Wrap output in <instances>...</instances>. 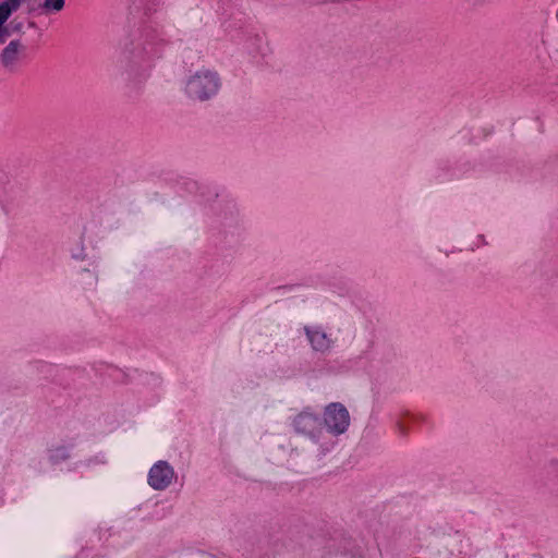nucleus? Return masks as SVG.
Segmentation results:
<instances>
[{
    "label": "nucleus",
    "mask_w": 558,
    "mask_h": 558,
    "mask_svg": "<svg viewBox=\"0 0 558 558\" xmlns=\"http://www.w3.org/2000/svg\"><path fill=\"white\" fill-rule=\"evenodd\" d=\"M219 73L209 66H201L190 71L184 82V94L195 101H208L214 98L221 88Z\"/></svg>",
    "instance_id": "obj_1"
},
{
    "label": "nucleus",
    "mask_w": 558,
    "mask_h": 558,
    "mask_svg": "<svg viewBox=\"0 0 558 558\" xmlns=\"http://www.w3.org/2000/svg\"><path fill=\"white\" fill-rule=\"evenodd\" d=\"M160 58V49L153 45L143 47L142 50L137 51L128 69L129 80L134 85H140L147 81L150 76L156 59Z\"/></svg>",
    "instance_id": "obj_2"
},
{
    "label": "nucleus",
    "mask_w": 558,
    "mask_h": 558,
    "mask_svg": "<svg viewBox=\"0 0 558 558\" xmlns=\"http://www.w3.org/2000/svg\"><path fill=\"white\" fill-rule=\"evenodd\" d=\"M324 425L335 436L344 434L350 426L349 411L339 402L328 404L324 411Z\"/></svg>",
    "instance_id": "obj_3"
},
{
    "label": "nucleus",
    "mask_w": 558,
    "mask_h": 558,
    "mask_svg": "<svg viewBox=\"0 0 558 558\" xmlns=\"http://www.w3.org/2000/svg\"><path fill=\"white\" fill-rule=\"evenodd\" d=\"M294 430L304 435L314 441H318L322 434V423L319 417L308 410L300 412L292 421Z\"/></svg>",
    "instance_id": "obj_4"
},
{
    "label": "nucleus",
    "mask_w": 558,
    "mask_h": 558,
    "mask_svg": "<svg viewBox=\"0 0 558 558\" xmlns=\"http://www.w3.org/2000/svg\"><path fill=\"white\" fill-rule=\"evenodd\" d=\"M175 480L173 468L163 460L156 462L149 470L147 482L155 490H165Z\"/></svg>",
    "instance_id": "obj_5"
},
{
    "label": "nucleus",
    "mask_w": 558,
    "mask_h": 558,
    "mask_svg": "<svg viewBox=\"0 0 558 558\" xmlns=\"http://www.w3.org/2000/svg\"><path fill=\"white\" fill-rule=\"evenodd\" d=\"M305 335L312 347V349L322 354L328 353L333 344L335 340L331 335H328L319 327H305Z\"/></svg>",
    "instance_id": "obj_6"
},
{
    "label": "nucleus",
    "mask_w": 558,
    "mask_h": 558,
    "mask_svg": "<svg viewBox=\"0 0 558 558\" xmlns=\"http://www.w3.org/2000/svg\"><path fill=\"white\" fill-rule=\"evenodd\" d=\"M25 51V46L20 40L10 41L2 50L0 60L8 70H14Z\"/></svg>",
    "instance_id": "obj_7"
},
{
    "label": "nucleus",
    "mask_w": 558,
    "mask_h": 558,
    "mask_svg": "<svg viewBox=\"0 0 558 558\" xmlns=\"http://www.w3.org/2000/svg\"><path fill=\"white\" fill-rule=\"evenodd\" d=\"M23 0H2L0 2V41L3 39V24L19 10Z\"/></svg>",
    "instance_id": "obj_8"
},
{
    "label": "nucleus",
    "mask_w": 558,
    "mask_h": 558,
    "mask_svg": "<svg viewBox=\"0 0 558 558\" xmlns=\"http://www.w3.org/2000/svg\"><path fill=\"white\" fill-rule=\"evenodd\" d=\"M65 0H44L40 9L45 14L56 13L63 10Z\"/></svg>",
    "instance_id": "obj_9"
}]
</instances>
